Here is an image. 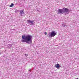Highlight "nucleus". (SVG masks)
I'll return each instance as SVG.
<instances>
[{"label":"nucleus","mask_w":79,"mask_h":79,"mask_svg":"<svg viewBox=\"0 0 79 79\" xmlns=\"http://www.w3.org/2000/svg\"><path fill=\"white\" fill-rule=\"evenodd\" d=\"M32 36L31 35H28L25 36L24 35L22 36V39L21 40L22 42H26L28 44H31L32 43Z\"/></svg>","instance_id":"nucleus-1"},{"label":"nucleus","mask_w":79,"mask_h":79,"mask_svg":"<svg viewBox=\"0 0 79 79\" xmlns=\"http://www.w3.org/2000/svg\"><path fill=\"white\" fill-rule=\"evenodd\" d=\"M69 10L67 8L64 7L63 9H58L57 11V13L58 15H63L64 13V15H67L69 14Z\"/></svg>","instance_id":"nucleus-2"},{"label":"nucleus","mask_w":79,"mask_h":79,"mask_svg":"<svg viewBox=\"0 0 79 79\" xmlns=\"http://www.w3.org/2000/svg\"><path fill=\"white\" fill-rule=\"evenodd\" d=\"M56 35V33H55V31H53L50 33H49L48 34L49 37H55Z\"/></svg>","instance_id":"nucleus-3"},{"label":"nucleus","mask_w":79,"mask_h":79,"mask_svg":"<svg viewBox=\"0 0 79 79\" xmlns=\"http://www.w3.org/2000/svg\"><path fill=\"white\" fill-rule=\"evenodd\" d=\"M27 24H30V25H34V23L35 22H34V20L31 21L29 20H27Z\"/></svg>","instance_id":"nucleus-4"},{"label":"nucleus","mask_w":79,"mask_h":79,"mask_svg":"<svg viewBox=\"0 0 79 79\" xmlns=\"http://www.w3.org/2000/svg\"><path fill=\"white\" fill-rule=\"evenodd\" d=\"M20 15L21 16L23 15V14H24V11L23 10H21L20 11Z\"/></svg>","instance_id":"nucleus-5"},{"label":"nucleus","mask_w":79,"mask_h":79,"mask_svg":"<svg viewBox=\"0 0 79 79\" xmlns=\"http://www.w3.org/2000/svg\"><path fill=\"white\" fill-rule=\"evenodd\" d=\"M55 67L56 68H59L60 67V64H57L55 65Z\"/></svg>","instance_id":"nucleus-6"},{"label":"nucleus","mask_w":79,"mask_h":79,"mask_svg":"<svg viewBox=\"0 0 79 79\" xmlns=\"http://www.w3.org/2000/svg\"><path fill=\"white\" fill-rule=\"evenodd\" d=\"M13 6H14V4L12 3L10 6H10V7H12Z\"/></svg>","instance_id":"nucleus-7"},{"label":"nucleus","mask_w":79,"mask_h":79,"mask_svg":"<svg viewBox=\"0 0 79 79\" xmlns=\"http://www.w3.org/2000/svg\"><path fill=\"white\" fill-rule=\"evenodd\" d=\"M8 46L9 47V48H11V47H12V45L11 44H8Z\"/></svg>","instance_id":"nucleus-8"},{"label":"nucleus","mask_w":79,"mask_h":79,"mask_svg":"<svg viewBox=\"0 0 79 79\" xmlns=\"http://www.w3.org/2000/svg\"><path fill=\"white\" fill-rule=\"evenodd\" d=\"M62 26L63 27H65L66 26V23H63L62 24Z\"/></svg>","instance_id":"nucleus-9"},{"label":"nucleus","mask_w":79,"mask_h":79,"mask_svg":"<svg viewBox=\"0 0 79 79\" xmlns=\"http://www.w3.org/2000/svg\"><path fill=\"white\" fill-rule=\"evenodd\" d=\"M28 71L29 72V71H30V72H31V69L28 70Z\"/></svg>","instance_id":"nucleus-10"},{"label":"nucleus","mask_w":79,"mask_h":79,"mask_svg":"<svg viewBox=\"0 0 79 79\" xmlns=\"http://www.w3.org/2000/svg\"><path fill=\"white\" fill-rule=\"evenodd\" d=\"M25 56H28V54H25Z\"/></svg>","instance_id":"nucleus-11"},{"label":"nucleus","mask_w":79,"mask_h":79,"mask_svg":"<svg viewBox=\"0 0 79 79\" xmlns=\"http://www.w3.org/2000/svg\"><path fill=\"white\" fill-rule=\"evenodd\" d=\"M44 34H45V35H47V32H44Z\"/></svg>","instance_id":"nucleus-12"},{"label":"nucleus","mask_w":79,"mask_h":79,"mask_svg":"<svg viewBox=\"0 0 79 79\" xmlns=\"http://www.w3.org/2000/svg\"><path fill=\"white\" fill-rule=\"evenodd\" d=\"M79 79V78H77V79Z\"/></svg>","instance_id":"nucleus-13"}]
</instances>
